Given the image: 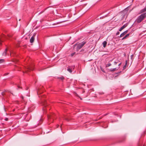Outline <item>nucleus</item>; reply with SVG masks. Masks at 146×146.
<instances>
[{"mask_svg":"<svg viewBox=\"0 0 146 146\" xmlns=\"http://www.w3.org/2000/svg\"><path fill=\"white\" fill-rule=\"evenodd\" d=\"M146 17V12L142 14L140 16H138L136 20V22L139 23L143 21L144 19Z\"/></svg>","mask_w":146,"mask_h":146,"instance_id":"obj_1","label":"nucleus"},{"mask_svg":"<svg viewBox=\"0 0 146 146\" xmlns=\"http://www.w3.org/2000/svg\"><path fill=\"white\" fill-rule=\"evenodd\" d=\"M12 36V35H8L7 36L3 35L1 39H0V44H1V42H3L5 39H8V38H10Z\"/></svg>","mask_w":146,"mask_h":146,"instance_id":"obj_2","label":"nucleus"},{"mask_svg":"<svg viewBox=\"0 0 146 146\" xmlns=\"http://www.w3.org/2000/svg\"><path fill=\"white\" fill-rule=\"evenodd\" d=\"M86 42H83L81 43L78 44L77 46L76 49L77 50H78L81 49L83 46L86 44Z\"/></svg>","mask_w":146,"mask_h":146,"instance_id":"obj_3","label":"nucleus"},{"mask_svg":"<svg viewBox=\"0 0 146 146\" xmlns=\"http://www.w3.org/2000/svg\"><path fill=\"white\" fill-rule=\"evenodd\" d=\"M54 114H52V115H49L48 116V121L51 122H53L54 118Z\"/></svg>","mask_w":146,"mask_h":146,"instance_id":"obj_4","label":"nucleus"},{"mask_svg":"<svg viewBox=\"0 0 146 146\" xmlns=\"http://www.w3.org/2000/svg\"><path fill=\"white\" fill-rule=\"evenodd\" d=\"M35 35L34 34L33 36L31 37L30 40V42L31 43H33L35 39Z\"/></svg>","mask_w":146,"mask_h":146,"instance_id":"obj_5","label":"nucleus"},{"mask_svg":"<svg viewBox=\"0 0 146 146\" xmlns=\"http://www.w3.org/2000/svg\"><path fill=\"white\" fill-rule=\"evenodd\" d=\"M127 25V24H125L123 25L119 30V31H121L123 29L126 27Z\"/></svg>","mask_w":146,"mask_h":146,"instance_id":"obj_6","label":"nucleus"},{"mask_svg":"<svg viewBox=\"0 0 146 146\" xmlns=\"http://www.w3.org/2000/svg\"><path fill=\"white\" fill-rule=\"evenodd\" d=\"M33 68L32 66H29L27 68L26 70L25 71L26 72H27V71H28L30 70H33Z\"/></svg>","mask_w":146,"mask_h":146,"instance_id":"obj_7","label":"nucleus"},{"mask_svg":"<svg viewBox=\"0 0 146 146\" xmlns=\"http://www.w3.org/2000/svg\"><path fill=\"white\" fill-rule=\"evenodd\" d=\"M128 32V31L126 30L123 33H121L120 36V37H122V36H124L126 33H127Z\"/></svg>","mask_w":146,"mask_h":146,"instance_id":"obj_8","label":"nucleus"},{"mask_svg":"<svg viewBox=\"0 0 146 146\" xmlns=\"http://www.w3.org/2000/svg\"><path fill=\"white\" fill-rule=\"evenodd\" d=\"M107 43V42L106 41H104L103 42L102 44H103V47L104 48H105L106 46Z\"/></svg>","mask_w":146,"mask_h":146,"instance_id":"obj_9","label":"nucleus"},{"mask_svg":"<svg viewBox=\"0 0 146 146\" xmlns=\"http://www.w3.org/2000/svg\"><path fill=\"white\" fill-rule=\"evenodd\" d=\"M67 70L68 71H69L70 73H71L72 72V68H71L70 67V66H69Z\"/></svg>","mask_w":146,"mask_h":146,"instance_id":"obj_10","label":"nucleus"},{"mask_svg":"<svg viewBox=\"0 0 146 146\" xmlns=\"http://www.w3.org/2000/svg\"><path fill=\"white\" fill-rule=\"evenodd\" d=\"M146 11V7L144 8L143 9L141 10L140 11V13H143Z\"/></svg>","mask_w":146,"mask_h":146,"instance_id":"obj_11","label":"nucleus"},{"mask_svg":"<svg viewBox=\"0 0 146 146\" xmlns=\"http://www.w3.org/2000/svg\"><path fill=\"white\" fill-rule=\"evenodd\" d=\"M129 33L127 34V35H125V36H124L123 38L122 39V40H123V39H125L127 37H128L129 36Z\"/></svg>","mask_w":146,"mask_h":146,"instance_id":"obj_12","label":"nucleus"},{"mask_svg":"<svg viewBox=\"0 0 146 146\" xmlns=\"http://www.w3.org/2000/svg\"><path fill=\"white\" fill-rule=\"evenodd\" d=\"M7 51V49L6 48L5 49V51H4V52H3V56H5L6 55V52Z\"/></svg>","mask_w":146,"mask_h":146,"instance_id":"obj_13","label":"nucleus"},{"mask_svg":"<svg viewBox=\"0 0 146 146\" xmlns=\"http://www.w3.org/2000/svg\"><path fill=\"white\" fill-rule=\"evenodd\" d=\"M111 65V64L110 63H108L106 64V67H108Z\"/></svg>","mask_w":146,"mask_h":146,"instance_id":"obj_14","label":"nucleus"},{"mask_svg":"<svg viewBox=\"0 0 146 146\" xmlns=\"http://www.w3.org/2000/svg\"><path fill=\"white\" fill-rule=\"evenodd\" d=\"M58 78L61 80H63L64 79V77L63 76L60 77H58Z\"/></svg>","mask_w":146,"mask_h":146,"instance_id":"obj_15","label":"nucleus"},{"mask_svg":"<svg viewBox=\"0 0 146 146\" xmlns=\"http://www.w3.org/2000/svg\"><path fill=\"white\" fill-rule=\"evenodd\" d=\"M4 59H0V64L4 62Z\"/></svg>","mask_w":146,"mask_h":146,"instance_id":"obj_16","label":"nucleus"},{"mask_svg":"<svg viewBox=\"0 0 146 146\" xmlns=\"http://www.w3.org/2000/svg\"><path fill=\"white\" fill-rule=\"evenodd\" d=\"M138 146H144V144H142L141 143H139L138 145Z\"/></svg>","mask_w":146,"mask_h":146,"instance_id":"obj_17","label":"nucleus"},{"mask_svg":"<svg viewBox=\"0 0 146 146\" xmlns=\"http://www.w3.org/2000/svg\"><path fill=\"white\" fill-rule=\"evenodd\" d=\"M75 52H74L73 53H72L71 54V56H73L75 54Z\"/></svg>","mask_w":146,"mask_h":146,"instance_id":"obj_18","label":"nucleus"},{"mask_svg":"<svg viewBox=\"0 0 146 146\" xmlns=\"http://www.w3.org/2000/svg\"><path fill=\"white\" fill-rule=\"evenodd\" d=\"M113 68H111L110 69V72H114L113 70Z\"/></svg>","mask_w":146,"mask_h":146,"instance_id":"obj_19","label":"nucleus"},{"mask_svg":"<svg viewBox=\"0 0 146 146\" xmlns=\"http://www.w3.org/2000/svg\"><path fill=\"white\" fill-rule=\"evenodd\" d=\"M5 120L6 121H7L8 120V118H5Z\"/></svg>","mask_w":146,"mask_h":146,"instance_id":"obj_20","label":"nucleus"},{"mask_svg":"<svg viewBox=\"0 0 146 146\" xmlns=\"http://www.w3.org/2000/svg\"><path fill=\"white\" fill-rule=\"evenodd\" d=\"M119 32H117L116 33V35H119Z\"/></svg>","mask_w":146,"mask_h":146,"instance_id":"obj_21","label":"nucleus"},{"mask_svg":"<svg viewBox=\"0 0 146 146\" xmlns=\"http://www.w3.org/2000/svg\"><path fill=\"white\" fill-rule=\"evenodd\" d=\"M117 62H114V64L115 65H116L117 64Z\"/></svg>","mask_w":146,"mask_h":146,"instance_id":"obj_22","label":"nucleus"},{"mask_svg":"<svg viewBox=\"0 0 146 146\" xmlns=\"http://www.w3.org/2000/svg\"><path fill=\"white\" fill-rule=\"evenodd\" d=\"M113 70L114 71L117 70L116 68H113Z\"/></svg>","mask_w":146,"mask_h":146,"instance_id":"obj_23","label":"nucleus"},{"mask_svg":"<svg viewBox=\"0 0 146 146\" xmlns=\"http://www.w3.org/2000/svg\"><path fill=\"white\" fill-rule=\"evenodd\" d=\"M125 67H126V65H125V66H123V69H125Z\"/></svg>","mask_w":146,"mask_h":146,"instance_id":"obj_24","label":"nucleus"},{"mask_svg":"<svg viewBox=\"0 0 146 146\" xmlns=\"http://www.w3.org/2000/svg\"><path fill=\"white\" fill-rule=\"evenodd\" d=\"M21 97L23 99V96H21Z\"/></svg>","mask_w":146,"mask_h":146,"instance_id":"obj_25","label":"nucleus"},{"mask_svg":"<svg viewBox=\"0 0 146 146\" xmlns=\"http://www.w3.org/2000/svg\"><path fill=\"white\" fill-rule=\"evenodd\" d=\"M8 74V73H5V75H7V74Z\"/></svg>","mask_w":146,"mask_h":146,"instance_id":"obj_26","label":"nucleus"},{"mask_svg":"<svg viewBox=\"0 0 146 146\" xmlns=\"http://www.w3.org/2000/svg\"><path fill=\"white\" fill-rule=\"evenodd\" d=\"M59 126V125H57V127H58Z\"/></svg>","mask_w":146,"mask_h":146,"instance_id":"obj_27","label":"nucleus"},{"mask_svg":"<svg viewBox=\"0 0 146 146\" xmlns=\"http://www.w3.org/2000/svg\"><path fill=\"white\" fill-rule=\"evenodd\" d=\"M121 63H120V64H119L118 66H120V65H121Z\"/></svg>","mask_w":146,"mask_h":146,"instance_id":"obj_28","label":"nucleus"},{"mask_svg":"<svg viewBox=\"0 0 146 146\" xmlns=\"http://www.w3.org/2000/svg\"><path fill=\"white\" fill-rule=\"evenodd\" d=\"M18 88H20V87L19 86H18Z\"/></svg>","mask_w":146,"mask_h":146,"instance_id":"obj_29","label":"nucleus"},{"mask_svg":"<svg viewBox=\"0 0 146 146\" xmlns=\"http://www.w3.org/2000/svg\"><path fill=\"white\" fill-rule=\"evenodd\" d=\"M12 54L11 53V56Z\"/></svg>","mask_w":146,"mask_h":146,"instance_id":"obj_30","label":"nucleus"},{"mask_svg":"<svg viewBox=\"0 0 146 146\" xmlns=\"http://www.w3.org/2000/svg\"><path fill=\"white\" fill-rule=\"evenodd\" d=\"M102 70V71L103 72H104V71H103V70Z\"/></svg>","mask_w":146,"mask_h":146,"instance_id":"obj_31","label":"nucleus"},{"mask_svg":"<svg viewBox=\"0 0 146 146\" xmlns=\"http://www.w3.org/2000/svg\"><path fill=\"white\" fill-rule=\"evenodd\" d=\"M3 93H2V95H3Z\"/></svg>","mask_w":146,"mask_h":146,"instance_id":"obj_32","label":"nucleus"}]
</instances>
